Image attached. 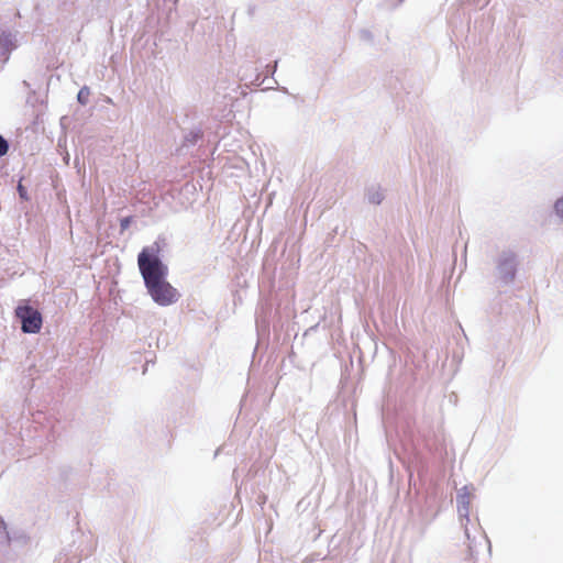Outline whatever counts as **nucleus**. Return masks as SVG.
Wrapping results in <instances>:
<instances>
[{
  "mask_svg": "<svg viewBox=\"0 0 563 563\" xmlns=\"http://www.w3.org/2000/svg\"><path fill=\"white\" fill-rule=\"evenodd\" d=\"M162 246L158 242L145 246L137 256V265L144 284L152 299L159 306H169L177 301L179 295L165 280L168 269L159 258Z\"/></svg>",
  "mask_w": 563,
  "mask_h": 563,
  "instance_id": "f257e3e1",
  "label": "nucleus"
},
{
  "mask_svg": "<svg viewBox=\"0 0 563 563\" xmlns=\"http://www.w3.org/2000/svg\"><path fill=\"white\" fill-rule=\"evenodd\" d=\"M15 316L21 321V329L24 333H38L43 325L41 312L30 306L26 301L15 308Z\"/></svg>",
  "mask_w": 563,
  "mask_h": 563,
  "instance_id": "f03ea898",
  "label": "nucleus"
},
{
  "mask_svg": "<svg viewBox=\"0 0 563 563\" xmlns=\"http://www.w3.org/2000/svg\"><path fill=\"white\" fill-rule=\"evenodd\" d=\"M89 96V89L87 87H84L79 90L77 99L81 104H86L88 102Z\"/></svg>",
  "mask_w": 563,
  "mask_h": 563,
  "instance_id": "7ed1b4c3",
  "label": "nucleus"
},
{
  "mask_svg": "<svg viewBox=\"0 0 563 563\" xmlns=\"http://www.w3.org/2000/svg\"><path fill=\"white\" fill-rule=\"evenodd\" d=\"M554 208L558 216L563 220V197L555 202Z\"/></svg>",
  "mask_w": 563,
  "mask_h": 563,
  "instance_id": "20e7f679",
  "label": "nucleus"
},
{
  "mask_svg": "<svg viewBox=\"0 0 563 563\" xmlns=\"http://www.w3.org/2000/svg\"><path fill=\"white\" fill-rule=\"evenodd\" d=\"M9 150L7 141L0 135V156H3L7 154Z\"/></svg>",
  "mask_w": 563,
  "mask_h": 563,
  "instance_id": "39448f33",
  "label": "nucleus"
},
{
  "mask_svg": "<svg viewBox=\"0 0 563 563\" xmlns=\"http://www.w3.org/2000/svg\"><path fill=\"white\" fill-rule=\"evenodd\" d=\"M130 221H131L130 218H124V219L121 220V228H122V230H124V229H126L129 227Z\"/></svg>",
  "mask_w": 563,
  "mask_h": 563,
  "instance_id": "423d86ee",
  "label": "nucleus"
},
{
  "mask_svg": "<svg viewBox=\"0 0 563 563\" xmlns=\"http://www.w3.org/2000/svg\"><path fill=\"white\" fill-rule=\"evenodd\" d=\"M258 77L260 76L257 75L256 78L253 80V84L255 86H257V87H261V86H263L265 84V80L267 79V76L261 82L258 81Z\"/></svg>",
  "mask_w": 563,
  "mask_h": 563,
  "instance_id": "0eeeda50",
  "label": "nucleus"
},
{
  "mask_svg": "<svg viewBox=\"0 0 563 563\" xmlns=\"http://www.w3.org/2000/svg\"><path fill=\"white\" fill-rule=\"evenodd\" d=\"M371 200H372L373 202H375V203H379V202H380V197H379L378 195H377V196H373V197L371 198Z\"/></svg>",
  "mask_w": 563,
  "mask_h": 563,
  "instance_id": "6e6552de",
  "label": "nucleus"
},
{
  "mask_svg": "<svg viewBox=\"0 0 563 563\" xmlns=\"http://www.w3.org/2000/svg\"><path fill=\"white\" fill-rule=\"evenodd\" d=\"M18 189H19L20 196H21V197H24L25 190H24V188L22 187V185H19Z\"/></svg>",
  "mask_w": 563,
  "mask_h": 563,
  "instance_id": "1a4fd4ad",
  "label": "nucleus"
},
{
  "mask_svg": "<svg viewBox=\"0 0 563 563\" xmlns=\"http://www.w3.org/2000/svg\"><path fill=\"white\" fill-rule=\"evenodd\" d=\"M269 88H271V82H268L266 86H264V87L262 88V90L269 89Z\"/></svg>",
  "mask_w": 563,
  "mask_h": 563,
  "instance_id": "9d476101",
  "label": "nucleus"
}]
</instances>
